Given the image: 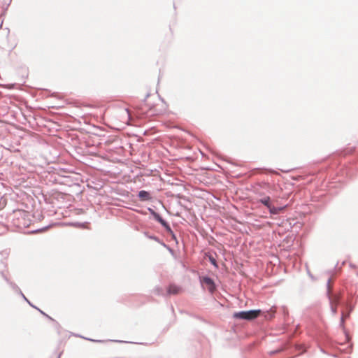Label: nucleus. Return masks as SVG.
I'll use <instances>...</instances> for the list:
<instances>
[{"instance_id":"obj_1","label":"nucleus","mask_w":358,"mask_h":358,"mask_svg":"<svg viewBox=\"0 0 358 358\" xmlns=\"http://www.w3.org/2000/svg\"><path fill=\"white\" fill-rule=\"evenodd\" d=\"M159 99L151 94H148L145 98L143 102L141 104L139 110L142 114H150L151 115H159L166 112L167 106L164 108H159L157 107Z\"/></svg>"},{"instance_id":"obj_2","label":"nucleus","mask_w":358,"mask_h":358,"mask_svg":"<svg viewBox=\"0 0 358 358\" xmlns=\"http://www.w3.org/2000/svg\"><path fill=\"white\" fill-rule=\"evenodd\" d=\"M259 203H262L268 210L271 214L276 215L280 213L284 209L283 207H275L270 196H264L258 200Z\"/></svg>"},{"instance_id":"obj_3","label":"nucleus","mask_w":358,"mask_h":358,"mask_svg":"<svg viewBox=\"0 0 358 358\" xmlns=\"http://www.w3.org/2000/svg\"><path fill=\"white\" fill-rule=\"evenodd\" d=\"M260 310H252L235 313L234 317L238 319L251 320L257 318L260 315Z\"/></svg>"},{"instance_id":"obj_4","label":"nucleus","mask_w":358,"mask_h":358,"mask_svg":"<svg viewBox=\"0 0 358 358\" xmlns=\"http://www.w3.org/2000/svg\"><path fill=\"white\" fill-rule=\"evenodd\" d=\"M202 285L207 289L210 293H213L215 289V285L213 280L208 277H203L201 279Z\"/></svg>"},{"instance_id":"obj_5","label":"nucleus","mask_w":358,"mask_h":358,"mask_svg":"<svg viewBox=\"0 0 358 358\" xmlns=\"http://www.w3.org/2000/svg\"><path fill=\"white\" fill-rule=\"evenodd\" d=\"M329 299L331 310L335 314L337 311V306L339 301V296L337 295H333L329 296Z\"/></svg>"},{"instance_id":"obj_6","label":"nucleus","mask_w":358,"mask_h":358,"mask_svg":"<svg viewBox=\"0 0 358 358\" xmlns=\"http://www.w3.org/2000/svg\"><path fill=\"white\" fill-rule=\"evenodd\" d=\"M181 292V288L176 285H170L167 288L169 294H178Z\"/></svg>"},{"instance_id":"obj_7","label":"nucleus","mask_w":358,"mask_h":358,"mask_svg":"<svg viewBox=\"0 0 358 358\" xmlns=\"http://www.w3.org/2000/svg\"><path fill=\"white\" fill-rule=\"evenodd\" d=\"M138 197L141 201H149L151 199L150 193L145 190H141L139 192Z\"/></svg>"},{"instance_id":"obj_8","label":"nucleus","mask_w":358,"mask_h":358,"mask_svg":"<svg viewBox=\"0 0 358 358\" xmlns=\"http://www.w3.org/2000/svg\"><path fill=\"white\" fill-rule=\"evenodd\" d=\"M154 216L155 217V219L159 222L161 223L163 226H167V224L166 222V221H164L162 217L157 213H154Z\"/></svg>"},{"instance_id":"obj_9","label":"nucleus","mask_w":358,"mask_h":358,"mask_svg":"<svg viewBox=\"0 0 358 358\" xmlns=\"http://www.w3.org/2000/svg\"><path fill=\"white\" fill-rule=\"evenodd\" d=\"M210 262H211L213 265L216 266V262H215V259H213V258H210Z\"/></svg>"},{"instance_id":"obj_10","label":"nucleus","mask_w":358,"mask_h":358,"mask_svg":"<svg viewBox=\"0 0 358 358\" xmlns=\"http://www.w3.org/2000/svg\"><path fill=\"white\" fill-rule=\"evenodd\" d=\"M126 113L128 115H129V110H126Z\"/></svg>"}]
</instances>
